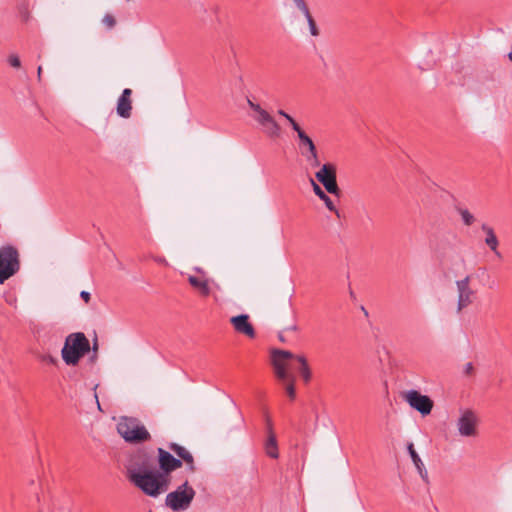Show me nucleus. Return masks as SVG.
<instances>
[{
  "mask_svg": "<svg viewBox=\"0 0 512 512\" xmlns=\"http://www.w3.org/2000/svg\"><path fill=\"white\" fill-rule=\"evenodd\" d=\"M361 310L363 311V313H364L366 316L368 315V312H367V310H366L364 307H362V308H361Z\"/></svg>",
  "mask_w": 512,
  "mask_h": 512,
  "instance_id": "nucleus-39",
  "label": "nucleus"
},
{
  "mask_svg": "<svg viewBox=\"0 0 512 512\" xmlns=\"http://www.w3.org/2000/svg\"><path fill=\"white\" fill-rule=\"evenodd\" d=\"M189 284L198 290L201 296L207 297L211 293L210 280L205 276H188Z\"/></svg>",
  "mask_w": 512,
  "mask_h": 512,
  "instance_id": "nucleus-17",
  "label": "nucleus"
},
{
  "mask_svg": "<svg viewBox=\"0 0 512 512\" xmlns=\"http://www.w3.org/2000/svg\"><path fill=\"white\" fill-rule=\"evenodd\" d=\"M267 434V440L264 444L265 452L269 457L277 459L279 457L278 445L270 419H267Z\"/></svg>",
  "mask_w": 512,
  "mask_h": 512,
  "instance_id": "nucleus-16",
  "label": "nucleus"
},
{
  "mask_svg": "<svg viewBox=\"0 0 512 512\" xmlns=\"http://www.w3.org/2000/svg\"><path fill=\"white\" fill-rule=\"evenodd\" d=\"M403 399L411 408L418 411L423 416L429 415L433 409L434 403L427 395H422L419 391L411 389L402 394Z\"/></svg>",
  "mask_w": 512,
  "mask_h": 512,
  "instance_id": "nucleus-9",
  "label": "nucleus"
},
{
  "mask_svg": "<svg viewBox=\"0 0 512 512\" xmlns=\"http://www.w3.org/2000/svg\"><path fill=\"white\" fill-rule=\"evenodd\" d=\"M316 179L325 187L327 192L338 195L340 190L336 181V167L327 163L315 174Z\"/></svg>",
  "mask_w": 512,
  "mask_h": 512,
  "instance_id": "nucleus-10",
  "label": "nucleus"
},
{
  "mask_svg": "<svg viewBox=\"0 0 512 512\" xmlns=\"http://www.w3.org/2000/svg\"><path fill=\"white\" fill-rule=\"evenodd\" d=\"M295 8L300 12H307L308 4L305 0H291Z\"/></svg>",
  "mask_w": 512,
  "mask_h": 512,
  "instance_id": "nucleus-27",
  "label": "nucleus"
},
{
  "mask_svg": "<svg viewBox=\"0 0 512 512\" xmlns=\"http://www.w3.org/2000/svg\"><path fill=\"white\" fill-rule=\"evenodd\" d=\"M127 478L145 495L153 498L166 492L169 487V477L157 470L130 466L127 469Z\"/></svg>",
  "mask_w": 512,
  "mask_h": 512,
  "instance_id": "nucleus-1",
  "label": "nucleus"
},
{
  "mask_svg": "<svg viewBox=\"0 0 512 512\" xmlns=\"http://www.w3.org/2000/svg\"><path fill=\"white\" fill-rule=\"evenodd\" d=\"M132 90L125 88L118 98L116 111L117 114L122 118H129L131 116L132 101H131Z\"/></svg>",
  "mask_w": 512,
  "mask_h": 512,
  "instance_id": "nucleus-15",
  "label": "nucleus"
},
{
  "mask_svg": "<svg viewBox=\"0 0 512 512\" xmlns=\"http://www.w3.org/2000/svg\"><path fill=\"white\" fill-rule=\"evenodd\" d=\"M481 229L486 234L484 240L485 244L494 252L497 257H501V253L498 251L499 241L493 228L487 224H482Z\"/></svg>",
  "mask_w": 512,
  "mask_h": 512,
  "instance_id": "nucleus-18",
  "label": "nucleus"
},
{
  "mask_svg": "<svg viewBox=\"0 0 512 512\" xmlns=\"http://www.w3.org/2000/svg\"><path fill=\"white\" fill-rule=\"evenodd\" d=\"M508 58H509V60L512 62V48H511V51H510V52H509V54H508Z\"/></svg>",
  "mask_w": 512,
  "mask_h": 512,
  "instance_id": "nucleus-38",
  "label": "nucleus"
},
{
  "mask_svg": "<svg viewBox=\"0 0 512 512\" xmlns=\"http://www.w3.org/2000/svg\"><path fill=\"white\" fill-rule=\"evenodd\" d=\"M90 350V343L81 333L69 334L61 351L62 359L67 365L74 366Z\"/></svg>",
  "mask_w": 512,
  "mask_h": 512,
  "instance_id": "nucleus-3",
  "label": "nucleus"
},
{
  "mask_svg": "<svg viewBox=\"0 0 512 512\" xmlns=\"http://www.w3.org/2000/svg\"><path fill=\"white\" fill-rule=\"evenodd\" d=\"M230 323L232 324L234 330L243 334L249 338H254L256 335L255 329L251 322L249 321V315L241 314L237 316H233L230 318Z\"/></svg>",
  "mask_w": 512,
  "mask_h": 512,
  "instance_id": "nucleus-13",
  "label": "nucleus"
},
{
  "mask_svg": "<svg viewBox=\"0 0 512 512\" xmlns=\"http://www.w3.org/2000/svg\"><path fill=\"white\" fill-rule=\"evenodd\" d=\"M7 303L12 305L15 302V299H6Z\"/></svg>",
  "mask_w": 512,
  "mask_h": 512,
  "instance_id": "nucleus-36",
  "label": "nucleus"
},
{
  "mask_svg": "<svg viewBox=\"0 0 512 512\" xmlns=\"http://www.w3.org/2000/svg\"><path fill=\"white\" fill-rule=\"evenodd\" d=\"M42 360L46 363H49V364H56L57 360L55 357H53L52 355H45L42 357Z\"/></svg>",
  "mask_w": 512,
  "mask_h": 512,
  "instance_id": "nucleus-31",
  "label": "nucleus"
},
{
  "mask_svg": "<svg viewBox=\"0 0 512 512\" xmlns=\"http://www.w3.org/2000/svg\"><path fill=\"white\" fill-rule=\"evenodd\" d=\"M41 73H42V67L39 66L38 67V70H37V75H38V78L40 79L41 78Z\"/></svg>",
  "mask_w": 512,
  "mask_h": 512,
  "instance_id": "nucleus-35",
  "label": "nucleus"
},
{
  "mask_svg": "<svg viewBox=\"0 0 512 512\" xmlns=\"http://www.w3.org/2000/svg\"><path fill=\"white\" fill-rule=\"evenodd\" d=\"M292 359L299 363V373L303 380L307 383L311 380V371L307 363V359L303 355H294ZM291 360V358L289 359Z\"/></svg>",
  "mask_w": 512,
  "mask_h": 512,
  "instance_id": "nucleus-23",
  "label": "nucleus"
},
{
  "mask_svg": "<svg viewBox=\"0 0 512 512\" xmlns=\"http://www.w3.org/2000/svg\"><path fill=\"white\" fill-rule=\"evenodd\" d=\"M38 512H43V511H42L41 509H39V511H38Z\"/></svg>",
  "mask_w": 512,
  "mask_h": 512,
  "instance_id": "nucleus-41",
  "label": "nucleus"
},
{
  "mask_svg": "<svg viewBox=\"0 0 512 512\" xmlns=\"http://www.w3.org/2000/svg\"><path fill=\"white\" fill-rule=\"evenodd\" d=\"M19 270L18 252L11 246L0 249V283H4Z\"/></svg>",
  "mask_w": 512,
  "mask_h": 512,
  "instance_id": "nucleus-7",
  "label": "nucleus"
},
{
  "mask_svg": "<svg viewBox=\"0 0 512 512\" xmlns=\"http://www.w3.org/2000/svg\"><path fill=\"white\" fill-rule=\"evenodd\" d=\"M80 297H81V298H82L86 303H88V302H89V300H90V293H89V292H87V291H82V292L80 293Z\"/></svg>",
  "mask_w": 512,
  "mask_h": 512,
  "instance_id": "nucleus-32",
  "label": "nucleus"
},
{
  "mask_svg": "<svg viewBox=\"0 0 512 512\" xmlns=\"http://www.w3.org/2000/svg\"><path fill=\"white\" fill-rule=\"evenodd\" d=\"M103 24H105L108 28H113L116 24V21L114 19V17L110 14H106L104 17H103V20H102Z\"/></svg>",
  "mask_w": 512,
  "mask_h": 512,
  "instance_id": "nucleus-28",
  "label": "nucleus"
},
{
  "mask_svg": "<svg viewBox=\"0 0 512 512\" xmlns=\"http://www.w3.org/2000/svg\"><path fill=\"white\" fill-rule=\"evenodd\" d=\"M407 450L420 476L422 477V479L426 480L427 471L425 469L424 463L422 462L421 458L415 451L413 443H409L407 445Z\"/></svg>",
  "mask_w": 512,
  "mask_h": 512,
  "instance_id": "nucleus-20",
  "label": "nucleus"
},
{
  "mask_svg": "<svg viewBox=\"0 0 512 512\" xmlns=\"http://www.w3.org/2000/svg\"><path fill=\"white\" fill-rule=\"evenodd\" d=\"M169 448L188 465L189 470L194 471V458L186 448L176 443H170Z\"/></svg>",
  "mask_w": 512,
  "mask_h": 512,
  "instance_id": "nucleus-19",
  "label": "nucleus"
},
{
  "mask_svg": "<svg viewBox=\"0 0 512 512\" xmlns=\"http://www.w3.org/2000/svg\"><path fill=\"white\" fill-rule=\"evenodd\" d=\"M478 417L470 409L461 412L457 421L458 432L463 437H474L477 435Z\"/></svg>",
  "mask_w": 512,
  "mask_h": 512,
  "instance_id": "nucleus-11",
  "label": "nucleus"
},
{
  "mask_svg": "<svg viewBox=\"0 0 512 512\" xmlns=\"http://www.w3.org/2000/svg\"><path fill=\"white\" fill-rule=\"evenodd\" d=\"M456 211L460 214L462 221L465 225L470 226L474 223V216L466 208L457 206Z\"/></svg>",
  "mask_w": 512,
  "mask_h": 512,
  "instance_id": "nucleus-24",
  "label": "nucleus"
},
{
  "mask_svg": "<svg viewBox=\"0 0 512 512\" xmlns=\"http://www.w3.org/2000/svg\"><path fill=\"white\" fill-rule=\"evenodd\" d=\"M311 184L313 186L314 193L325 203L327 209L332 212H335L339 216L338 210L336 209L331 198L321 189V187L318 184L314 182V180H311Z\"/></svg>",
  "mask_w": 512,
  "mask_h": 512,
  "instance_id": "nucleus-22",
  "label": "nucleus"
},
{
  "mask_svg": "<svg viewBox=\"0 0 512 512\" xmlns=\"http://www.w3.org/2000/svg\"><path fill=\"white\" fill-rule=\"evenodd\" d=\"M294 354L287 350L273 349L271 351V363L278 380L285 383V389L291 399L295 398V377L288 372V360Z\"/></svg>",
  "mask_w": 512,
  "mask_h": 512,
  "instance_id": "nucleus-2",
  "label": "nucleus"
},
{
  "mask_svg": "<svg viewBox=\"0 0 512 512\" xmlns=\"http://www.w3.org/2000/svg\"><path fill=\"white\" fill-rule=\"evenodd\" d=\"M9 64L14 68H19L21 65L20 59L17 55H10L8 58Z\"/></svg>",
  "mask_w": 512,
  "mask_h": 512,
  "instance_id": "nucleus-29",
  "label": "nucleus"
},
{
  "mask_svg": "<svg viewBox=\"0 0 512 512\" xmlns=\"http://www.w3.org/2000/svg\"><path fill=\"white\" fill-rule=\"evenodd\" d=\"M473 372H474L473 364L471 362L466 363L464 366V373L466 375H472Z\"/></svg>",
  "mask_w": 512,
  "mask_h": 512,
  "instance_id": "nucleus-30",
  "label": "nucleus"
},
{
  "mask_svg": "<svg viewBox=\"0 0 512 512\" xmlns=\"http://www.w3.org/2000/svg\"><path fill=\"white\" fill-rule=\"evenodd\" d=\"M118 433L126 442L141 443L150 439V434L136 418L121 417L117 424Z\"/></svg>",
  "mask_w": 512,
  "mask_h": 512,
  "instance_id": "nucleus-5",
  "label": "nucleus"
},
{
  "mask_svg": "<svg viewBox=\"0 0 512 512\" xmlns=\"http://www.w3.org/2000/svg\"><path fill=\"white\" fill-rule=\"evenodd\" d=\"M95 399H96V402H97V405H98V409H100V410H101V407H100V403H99V401H98V396H97V394H95Z\"/></svg>",
  "mask_w": 512,
  "mask_h": 512,
  "instance_id": "nucleus-37",
  "label": "nucleus"
},
{
  "mask_svg": "<svg viewBox=\"0 0 512 512\" xmlns=\"http://www.w3.org/2000/svg\"><path fill=\"white\" fill-rule=\"evenodd\" d=\"M291 329H292V330H296V329H297V327H296L295 325H293V326H291Z\"/></svg>",
  "mask_w": 512,
  "mask_h": 512,
  "instance_id": "nucleus-40",
  "label": "nucleus"
},
{
  "mask_svg": "<svg viewBox=\"0 0 512 512\" xmlns=\"http://www.w3.org/2000/svg\"><path fill=\"white\" fill-rule=\"evenodd\" d=\"M194 270H195L197 273L201 274L202 276H205V272H204V270H203L202 268H200V267H194Z\"/></svg>",
  "mask_w": 512,
  "mask_h": 512,
  "instance_id": "nucleus-33",
  "label": "nucleus"
},
{
  "mask_svg": "<svg viewBox=\"0 0 512 512\" xmlns=\"http://www.w3.org/2000/svg\"><path fill=\"white\" fill-rule=\"evenodd\" d=\"M93 351H94V355H93L92 359H94V358L96 357V353H97V343H94Z\"/></svg>",
  "mask_w": 512,
  "mask_h": 512,
  "instance_id": "nucleus-34",
  "label": "nucleus"
},
{
  "mask_svg": "<svg viewBox=\"0 0 512 512\" xmlns=\"http://www.w3.org/2000/svg\"><path fill=\"white\" fill-rule=\"evenodd\" d=\"M470 283V275L455 282L457 290V313H461L464 309L472 305L477 297V292L471 288Z\"/></svg>",
  "mask_w": 512,
  "mask_h": 512,
  "instance_id": "nucleus-8",
  "label": "nucleus"
},
{
  "mask_svg": "<svg viewBox=\"0 0 512 512\" xmlns=\"http://www.w3.org/2000/svg\"><path fill=\"white\" fill-rule=\"evenodd\" d=\"M295 8L300 12H307L308 4L305 0H291Z\"/></svg>",
  "mask_w": 512,
  "mask_h": 512,
  "instance_id": "nucleus-26",
  "label": "nucleus"
},
{
  "mask_svg": "<svg viewBox=\"0 0 512 512\" xmlns=\"http://www.w3.org/2000/svg\"><path fill=\"white\" fill-rule=\"evenodd\" d=\"M158 462L159 467L161 469V473L167 475L169 477V473L180 468L182 466V462L180 459L175 458L168 451L163 448H158Z\"/></svg>",
  "mask_w": 512,
  "mask_h": 512,
  "instance_id": "nucleus-12",
  "label": "nucleus"
},
{
  "mask_svg": "<svg viewBox=\"0 0 512 512\" xmlns=\"http://www.w3.org/2000/svg\"><path fill=\"white\" fill-rule=\"evenodd\" d=\"M302 15L306 18L307 20V23H308V26H309V30H310V33L312 36H318L319 35V30L316 26V23L310 13V10L309 8L307 9V12H301Z\"/></svg>",
  "mask_w": 512,
  "mask_h": 512,
  "instance_id": "nucleus-25",
  "label": "nucleus"
},
{
  "mask_svg": "<svg viewBox=\"0 0 512 512\" xmlns=\"http://www.w3.org/2000/svg\"><path fill=\"white\" fill-rule=\"evenodd\" d=\"M277 114L279 116H282L283 118H285L288 121V123L290 124L291 128L297 133L299 142H301L302 140H304L305 138L308 137V135L305 133V131L295 121V119L291 115L286 113L283 109H279L277 111Z\"/></svg>",
  "mask_w": 512,
  "mask_h": 512,
  "instance_id": "nucleus-21",
  "label": "nucleus"
},
{
  "mask_svg": "<svg viewBox=\"0 0 512 512\" xmlns=\"http://www.w3.org/2000/svg\"><path fill=\"white\" fill-rule=\"evenodd\" d=\"M299 147L302 155L311 167H318L320 165L316 146L309 136L299 142Z\"/></svg>",
  "mask_w": 512,
  "mask_h": 512,
  "instance_id": "nucleus-14",
  "label": "nucleus"
},
{
  "mask_svg": "<svg viewBox=\"0 0 512 512\" xmlns=\"http://www.w3.org/2000/svg\"><path fill=\"white\" fill-rule=\"evenodd\" d=\"M194 497L195 490L186 481L166 495L165 504L174 512H182L190 507Z\"/></svg>",
  "mask_w": 512,
  "mask_h": 512,
  "instance_id": "nucleus-6",
  "label": "nucleus"
},
{
  "mask_svg": "<svg viewBox=\"0 0 512 512\" xmlns=\"http://www.w3.org/2000/svg\"><path fill=\"white\" fill-rule=\"evenodd\" d=\"M248 107L251 110L250 116L258 124L261 131L270 139L281 136V127L274 116L260 104L247 99Z\"/></svg>",
  "mask_w": 512,
  "mask_h": 512,
  "instance_id": "nucleus-4",
  "label": "nucleus"
}]
</instances>
